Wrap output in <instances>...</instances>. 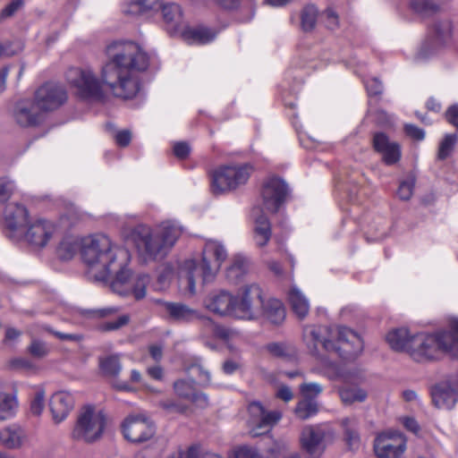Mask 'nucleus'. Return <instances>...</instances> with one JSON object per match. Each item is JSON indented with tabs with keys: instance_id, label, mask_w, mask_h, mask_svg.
I'll list each match as a JSON object with an SVG mask.
<instances>
[{
	"instance_id": "nucleus-1",
	"label": "nucleus",
	"mask_w": 458,
	"mask_h": 458,
	"mask_svg": "<svg viewBox=\"0 0 458 458\" xmlns=\"http://www.w3.org/2000/svg\"><path fill=\"white\" fill-rule=\"evenodd\" d=\"M108 61L99 81L90 69L72 68L67 81L75 93L83 98H100L103 86L116 98L129 99L140 90L139 72L148 66L147 54L133 42H115L107 47Z\"/></svg>"
},
{
	"instance_id": "nucleus-2",
	"label": "nucleus",
	"mask_w": 458,
	"mask_h": 458,
	"mask_svg": "<svg viewBox=\"0 0 458 458\" xmlns=\"http://www.w3.org/2000/svg\"><path fill=\"white\" fill-rule=\"evenodd\" d=\"M81 259L90 280L106 281L110 278V287L114 293L123 296L132 294L136 300L146 296L149 276L145 274L134 275L128 267V250L114 245L108 236L98 233L83 238Z\"/></svg>"
},
{
	"instance_id": "nucleus-3",
	"label": "nucleus",
	"mask_w": 458,
	"mask_h": 458,
	"mask_svg": "<svg viewBox=\"0 0 458 458\" xmlns=\"http://www.w3.org/2000/svg\"><path fill=\"white\" fill-rule=\"evenodd\" d=\"M204 307L222 318H232L245 321L259 319L262 314L263 293L255 284L245 285L235 295L226 290L210 293L204 300Z\"/></svg>"
},
{
	"instance_id": "nucleus-4",
	"label": "nucleus",
	"mask_w": 458,
	"mask_h": 458,
	"mask_svg": "<svg viewBox=\"0 0 458 458\" xmlns=\"http://www.w3.org/2000/svg\"><path fill=\"white\" fill-rule=\"evenodd\" d=\"M442 353L458 356V318L448 320L447 329L434 334L420 333L412 335L410 356L417 361L436 360Z\"/></svg>"
},
{
	"instance_id": "nucleus-5",
	"label": "nucleus",
	"mask_w": 458,
	"mask_h": 458,
	"mask_svg": "<svg viewBox=\"0 0 458 458\" xmlns=\"http://www.w3.org/2000/svg\"><path fill=\"white\" fill-rule=\"evenodd\" d=\"M227 252L218 242L209 241L203 250V257L199 265L192 259L185 260L178 271L179 286L184 293L191 295L196 293V278L201 276L203 283L212 281Z\"/></svg>"
},
{
	"instance_id": "nucleus-6",
	"label": "nucleus",
	"mask_w": 458,
	"mask_h": 458,
	"mask_svg": "<svg viewBox=\"0 0 458 458\" xmlns=\"http://www.w3.org/2000/svg\"><path fill=\"white\" fill-rule=\"evenodd\" d=\"M182 233L175 224L165 222L156 229L146 225L134 226L128 237L134 243L139 254L145 259L164 257Z\"/></svg>"
},
{
	"instance_id": "nucleus-7",
	"label": "nucleus",
	"mask_w": 458,
	"mask_h": 458,
	"mask_svg": "<svg viewBox=\"0 0 458 458\" xmlns=\"http://www.w3.org/2000/svg\"><path fill=\"white\" fill-rule=\"evenodd\" d=\"M106 425V417L103 411L86 405L78 413L72 437L76 440L93 443L101 438Z\"/></svg>"
},
{
	"instance_id": "nucleus-8",
	"label": "nucleus",
	"mask_w": 458,
	"mask_h": 458,
	"mask_svg": "<svg viewBox=\"0 0 458 458\" xmlns=\"http://www.w3.org/2000/svg\"><path fill=\"white\" fill-rule=\"evenodd\" d=\"M252 172L249 165H225L216 168L211 175V188L216 194L235 190L247 182Z\"/></svg>"
},
{
	"instance_id": "nucleus-9",
	"label": "nucleus",
	"mask_w": 458,
	"mask_h": 458,
	"mask_svg": "<svg viewBox=\"0 0 458 458\" xmlns=\"http://www.w3.org/2000/svg\"><path fill=\"white\" fill-rule=\"evenodd\" d=\"M159 311L163 316L173 322L188 323L195 319H200L210 330L215 331L216 324L208 317L202 316L197 310H194L182 302L166 301L157 300Z\"/></svg>"
},
{
	"instance_id": "nucleus-10",
	"label": "nucleus",
	"mask_w": 458,
	"mask_h": 458,
	"mask_svg": "<svg viewBox=\"0 0 458 458\" xmlns=\"http://www.w3.org/2000/svg\"><path fill=\"white\" fill-rule=\"evenodd\" d=\"M249 419L247 424L252 437L261 436L276 425L282 418L279 411H267L259 402H251L248 405Z\"/></svg>"
},
{
	"instance_id": "nucleus-11",
	"label": "nucleus",
	"mask_w": 458,
	"mask_h": 458,
	"mask_svg": "<svg viewBox=\"0 0 458 458\" xmlns=\"http://www.w3.org/2000/svg\"><path fill=\"white\" fill-rule=\"evenodd\" d=\"M124 437L132 443L149 440L156 432L154 422L145 413H132L122 424Z\"/></svg>"
},
{
	"instance_id": "nucleus-12",
	"label": "nucleus",
	"mask_w": 458,
	"mask_h": 458,
	"mask_svg": "<svg viewBox=\"0 0 458 458\" xmlns=\"http://www.w3.org/2000/svg\"><path fill=\"white\" fill-rule=\"evenodd\" d=\"M406 448L405 437L396 431L383 432L374 441V452L377 458H401Z\"/></svg>"
},
{
	"instance_id": "nucleus-13",
	"label": "nucleus",
	"mask_w": 458,
	"mask_h": 458,
	"mask_svg": "<svg viewBox=\"0 0 458 458\" xmlns=\"http://www.w3.org/2000/svg\"><path fill=\"white\" fill-rule=\"evenodd\" d=\"M33 99L46 114V113L55 111L64 105L67 100V93L63 86L47 82L36 90Z\"/></svg>"
},
{
	"instance_id": "nucleus-14",
	"label": "nucleus",
	"mask_w": 458,
	"mask_h": 458,
	"mask_svg": "<svg viewBox=\"0 0 458 458\" xmlns=\"http://www.w3.org/2000/svg\"><path fill=\"white\" fill-rule=\"evenodd\" d=\"M336 339L335 352L344 359H354L363 351V341L353 330L348 327L335 329L334 340Z\"/></svg>"
},
{
	"instance_id": "nucleus-15",
	"label": "nucleus",
	"mask_w": 458,
	"mask_h": 458,
	"mask_svg": "<svg viewBox=\"0 0 458 458\" xmlns=\"http://www.w3.org/2000/svg\"><path fill=\"white\" fill-rule=\"evenodd\" d=\"M335 329L326 327L306 326L303 328V341L313 354H318L319 346L327 352L335 350Z\"/></svg>"
},
{
	"instance_id": "nucleus-16",
	"label": "nucleus",
	"mask_w": 458,
	"mask_h": 458,
	"mask_svg": "<svg viewBox=\"0 0 458 458\" xmlns=\"http://www.w3.org/2000/svg\"><path fill=\"white\" fill-rule=\"evenodd\" d=\"M13 117L21 127H36L45 120V114L33 98L17 102L13 108Z\"/></svg>"
},
{
	"instance_id": "nucleus-17",
	"label": "nucleus",
	"mask_w": 458,
	"mask_h": 458,
	"mask_svg": "<svg viewBox=\"0 0 458 458\" xmlns=\"http://www.w3.org/2000/svg\"><path fill=\"white\" fill-rule=\"evenodd\" d=\"M287 193V185L283 180L278 177L268 178L261 192L264 208L269 212H276L284 202Z\"/></svg>"
},
{
	"instance_id": "nucleus-18",
	"label": "nucleus",
	"mask_w": 458,
	"mask_h": 458,
	"mask_svg": "<svg viewBox=\"0 0 458 458\" xmlns=\"http://www.w3.org/2000/svg\"><path fill=\"white\" fill-rule=\"evenodd\" d=\"M56 233V226L49 220L38 218L30 225L25 238L33 246L43 248Z\"/></svg>"
},
{
	"instance_id": "nucleus-19",
	"label": "nucleus",
	"mask_w": 458,
	"mask_h": 458,
	"mask_svg": "<svg viewBox=\"0 0 458 458\" xmlns=\"http://www.w3.org/2000/svg\"><path fill=\"white\" fill-rule=\"evenodd\" d=\"M324 437L325 433L318 427L306 426L300 437L301 447L311 458H317L324 452Z\"/></svg>"
},
{
	"instance_id": "nucleus-20",
	"label": "nucleus",
	"mask_w": 458,
	"mask_h": 458,
	"mask_svg": "<svg viewBox=\"0 0 458 458\" xmlns=\"http://www.w3.org/2000/svg\"><path fill=\"white\" fill-rule=\"evenodd\" d=\"M376 151L382 156L383 162L387 165L396 164L401 158V149L398 143L389 140L382 132L376 133L373 138Z\"/></svg>"
},
{
	"instance_id": "nucleus-21",
	"label": "nucleus",
	"mask_w": 458,
	"mask_h": 458,
	"mask_svg": "<svg viewBox=\"0 0 458 458\" xmlns=\"http://www.w3.org/2000/svg\"><path fill=\"white\" fill-rule=\"evenodd\" d=\"M431 397L437 408L451 410L458 401V392L449 382H441L432 387Z\"/></svg>"
},
{
	"instance_id": "nucleus-22",
	"label": "nucleus",
	"mask_w": 458,
	"mask_h": 458,
	"mask_svg": "<svg viewBox=\"0 0 458 458\" xmlns=\"http://www.w3.org/2000/svg\"><path fill=\"white\" fill-rule=\"evenodd\" d=\"M174 390L177 396L190 401L197 407L205 408L208 404L207 394L196 389L193 380L178 379L174 383Z\"/></svg>"
},
{
	"instance_id": "nucleus-23",
	"label": "nucleus",
	"mask_w": 458,
	"mask_h": 458,
	"mask_svg": "<svg viewBox=\"0 0 458 458\" xmlns=\"http://www.w3.org/2000/svg\"><path fill=\"white\" fill-rule=\"evenodd\" d=\"M73 404L74 400L70 393L65 391L55 393L49 401V408L54 421L60 423L64 420L72 410Z\"/></svg>"
},
{
	"instance_id": "nucleus-24",
	"label": "nucleus",
	"mask_w": 458,
	"mask_h": 458,
	"mask_svg": "<svg viewBox=\"0 0 458 458\" xmlns=\"http://www.w3.org/2000/svg\"><path fill=\"white\" fill-rule=\"evenodd\" d=\"M157 6L152 13L158 11L162 12L165 22L174 30L181 29L183 23L182 12L181 7L174 3H165L164 0H157Z\"/></svg>"
},
{
	"instance_id": "nucleus-25",
	"label": "nucleus",
	"mask_w": 458,
	"mask_h": 458,
	"mask_svg": "<svg viewBox=\"0 0 458 458\" xmlns=\"http://www.w3.org/2000/svg\"><path fill=\"white\" fill-rule=\"evenodd\" d=\"M6 226L11 230H16L23 226L28 221V210L18 203H10L4 213Z\"/></svg>"
},
{
	"instance_id": "nucleus-26",
	"label": "nucleus",
	"mask_w": 458,
	"mask_h": 458,
	"mask_svg": "<svg viewBox=\"0 0 458 458\" xmlns=\"http://www.w3.org/2000/svg\"><path fill=\"white\" fill-rule=\"evenodd\" d=\"M255 217L254 239L259 247L265 246L271 237V226L267 217L258 213L261 212L259 208L253 210Z\"/></svg>"
},
{
	"instance_id": "nucleus-27",
	"label": "nucleus",
	"mask_w": 458,
	"mask_h": 458,
	"mask_svg": "<svg viewBox=\"0 0 458 458\" xmlns=\"http://www.w3.org/2000/svg\"><path fill=\"white\" fill-rule=\"evenodd\" d=\"M250 270L249 259L242 254H236L232 257L231 264L226 270L227 279L237 284Z\"/></svg>"
},
{
	"instance_id": "nucleus-28",
	"label": "nucleus",
	"mask_w": 458,
	"mask_h": 458,
	"mask_svg": "<svg viewBox=\"0 0 458 458\" xmlns=\"http://www.w3.org/2000/svg\"><path fill=\"white\" fill-rule=\"evenodd\" d=\"M288 301L293 313L299 319H303L307 317L310 311V302L298 287L293 286L290 289Z\"/></svg>"
},
{
	"instance_id": "nucleus-29",
	"label": "nucleus",
	"mask_w": 458,
	"mask_h": 458,
	"mask_svg": "<svg viewBox=\"0 0 458 458\" xmlns=\"http://www.w3.org/2000/svg\"><path fill=\"white\" fill-rule=\"evenodd\" d=\"M411 337L412 335H410L406 328H398L391 330L386 335V340L393 350L410 353Z\"/></svg>"
},
{
	"instance_id": "nucleus-30",
	"label": "nucleus",
	"mask_w": 458,
	"mask_h": 458,
	"mask_svg": "<svg viewBox=\"0 0 458 458\" xmlns=\"http://www.w3.org/2000/svg\"><path fill=\"white\" fill-rule=\"evenodd\" d=\"M18 409V401L14 394L4 389L0 381V420H5L14 416Z\"/></svg>"
},
{
	"instance_id": "nucleus-31",
	"label": "nucleus",
	"mask_w": 458,
	"mask_h": 458,
	"mask_svg": "<svg viewBox=\"0 0 458 458\" xmlns=\"http://www.w3.org/2000/svg\"><path fill=\"white\" fill-rule=\"evenodd\" d=\"M268 321L275 325H280L285 318V310L283 303L276 299L263 301L262 314Z\"/></svg>"
},
{
	"instance_id": "nucleus-32",
	"label": "nucleus",
	"mask_w": 458,
	"mask_h": 458,
	"mask_svg": "<svg viewBox=\"0 0 458 458\" xmlns=\"http://www.w3.org/2000/svg\"><path fill=\"white\" fill-rule=\"evenodd\" d=\"M24 438V431L16 425L6 427L0 432V444L7 448L21 446Z\"/></svg>"
},
{
	"instance_id": "nucleus-33",
	"label": "nucleus",
	"mask_w": 458,
	"mask_h": 458,
	"mask_svg": "<svg viewBox=\"0 0 458 458\" xmlns=\"http://www.w3.org/2000/svg\"><path fill=\"white\" fill-rule=\"evenodd\" d=\"M157 0H131L123 6V13L126 15H140L152 13L157 6Z\"/></svg>"
},
{
	"instance_id": "nucleus-34",
	"label": "nucleus",
	"mask_w": 458,
	"mask_h": 458,
	"mask_svg": "<svg viewBox=\"0 0 458 458\" xmlns=\"http://www.w3.org/2000/svg\"><path fill=\"white\" fill-rule=\"evenodd\" d=\"M319 411V403L318 400H307L301 398L294 409V414L301 420H309Z\"/></svg>"
},
{
	"instance_id": "nucleus-35",
	"label": "nucleus",
	"mask_w": 458,
	"mask_h": 458,
	"mask_svg": "<svg viewBox=\"0 0 458 458\" xmlns=\"http://www.w3.org/2000/svg\"><path fill=\"white\" fill-rule=\"evenodd\" d=\"M86 236H84L85 238ZM83 237L79 241L76 236L67 235L62 239L57 248V254L60 259H71L78 250L79 243L81 246Z\"/></svg>"
},
{
	"instance_id": "nucleus-36",
	"label": "nucleus",
	"mask_w": 458,
	"mask_h": 458,
	"mask_svg": "<svg viewBox=\"0 0 458 458\" xmlns=\"http://www.w3.org/2000/svg\"><path fill=\"white\" fill-rule=\"evenodd\" d=\"M339 396L345 405H351L354 403H363L368 397V393L358 386H343L339 389Z\"/></svg>"
},
{
	"instance_id": "nucleus-37",
	"label": "nucleus",
	"mask_w": 458,
	"mask_h": 458,
	"mask_svg": "<svg viewBox=\"0 0 458 458\" xmlns=\"http://www.w3.org/2000/svg\"><path fill=\"white\" fill-rule=\"evenodd\" d=\"M184 36L193 44L204 45L215 39L216 32L205 27H199L185 30Z\"/></svg>"
},
{
	"instance_id": "nucleus-38",
	"label": "nucleus",
	"mask_w": 458,
	"mask_h": 458,
	"mask_svg": "<svg viewBox=\"0 0 458 458\" xmlns=\"http://www.w3.org/2000/svg\"><path fill=\"white\" fill-rule=\"evenodd\" d=\"M99 368L105 375L117 377L123 369L119 355L114 354L100 358Z\"/></svg>"
},
{
	"instance_id": "nucleus-39",
	"label": "nucleus",
	"mask_w": 458,
	"mask_h": 458,
	"mask_svg": "<svg viewBox=\"0 0 458 458\" xmlns=\"http://www.w3.org/2000/svg\"><path fill=\"white\" fill-rule=\"evenodd\" d=\"M410 6L415 13L428 16L439 9V3L436 0H411Z\"/></svg>"
},
{
	"instance_id": "nucleus-40",
	"label": "nucleus",
	"mask_w": 458,
	"mask_h": 458,
	"mask_svg": "<svg viewBox=\"0 0 458 458\" xmlns=\"http://www.w3.org/2000/svg\"><path fill=\"white\" fill-rule=\"evenodd\" d=\"M318 17V9L314 5L305 6L301 14V28L305 31H310L315 28Z\"/></svg>"
},
{
	"instance_id": "nucleus-41",
	"label": "nucleus",
	"mask_w": 458,
	"mask_h": 458,
	"mask_svg": "<svg viewBox=\"0 0 458 458\" xmlns=\"http://www.w3.org/2000/svg\"><path fill=\"white\" fill-rule=\"evenodd\" d=\"M434 36L439 44L445 43L452 34V24L449 21H437L434 25Z\"/></svg>"
},
{
	"instance_id": "nucleus-42",
	"label": "nucleus",
	"mask_w": 458,
	"mask_h": 458,
	"mask_svg": "<svg viewBox=\"0 0 458 458\" xmlns=\"http://www.w3.org/2000/svg\"><path fill=\"white\" fill-rule=\"evenodd\" d=\"M456 142V134H446L439 144L437 158L440 160H445L447 158L454 150Z\"/></svg>"
},
{
	"instance_id": "nucleus-43",
	"label": "nucleus",
	"mask_w": 458,
	"mask_h": 458,
	"mask_svg": "<svg viewBox=\"0 0 458 458\" xmlns=\"http://www.w3.org/2000/svg\"><path fill=\"white\" fill-rule=\"evenodd\" d=\"M322 392L323 386L318 383H303L300 386L301 396L307 400H317Z\"/></svg>"
},
{
	"instance_id": "nucleus-44",
	"label": "nucleus",
	"mask_w": 458,
	"mask_h": 458,
	"mask_svg": "<svg viewBox=\"0 0 458 458\" xmlns=\"http://www.w3.org/2000/svg\"><path fill=\"white\" fill-rule=\"evenodd\" d=\"M356 420L345 418L342 420V425L345 429V436L350 445H354L359 442V435L356 430Z\"/></svg>"
},
{
	"instance_id": "nucleus-45",
	"label": "nucleus",
	"mask_w": 458,
	"mask_h": 458,
	"mask_svg": "<svg viewBox=\"0 0 458 458\" xmlns=\"http://www.w3.org/2000/svg\"><path fill=\"white\" fill-rule=\"evenodd\" d=\"M229 458H262L256 448L249 445H241L233 448Z\"/></svg>"
},
{
	"instance_id": "nucleus-46",
	"label": "nucleus",
	"mask_w": 458,
	"mask_h": 458,
	"mask_svg": "<svg viewBox=\"0 0 458 458\" xmlns=\"http://www.w3.org/2000/svg\"><path fill=\"white\" fill-rule=\"evenodd\" d=\"M45 409V391L38 389L35 392L31 403H30V412L34 416L41 415Z\"/></svg>"
},
{
	"instance_id": "nucleus-47",
	"label": "nucleus",
	"mask_w": 458,
	"mask_h": 458,
	"mask_svg": "<svg viewBox=\"0 0 458 458\" xmlns=\"http://www.w3.org/2000/svg\"><path fill=\"white\" fill-rule=\"evenodd\" d=\"M22 50V46L19 42L4 41L0 43V59L11 57L19 54Z\"/></svg>"
},
{
	"instance_id": "nucleus-48",
	"label": "nucleus",
	"mask_w": 458,
	"mask_h": 458,
	"mask_svg": "<svg viewBox=\"0 0 458 458\" xmlns=\"http://www.w3.org/2000/svg\"><path fill=\"white\" fill-rule=\"evenodd\" d=\"M28 351L31 356L36 359H42L48 353V349L44 342L34 339L28 347Z\"/></svg>"
},
{
	"instance_id": "nucleus-49",
	"label": "nucleus",
	"mask_w": 458,
	"mask_h": 458,
	"mask_svg": "<svg viewBox=\"0 0 458 458\" xmlns=\"http://www.w3.org/2000/svg\"><path fill=\"white\" fill-rule=\"evenodd\" d=\"M13 191V182L6 178H0V205L5 203L11 198Z\"/></svg>"
},
{
	"instance_id": "nucleus-50",
	"label": "nucleus",
	"mask_w": 458,
	"mask_h": 458,
	"mask_svg": "<svg viewBox=\"0 0 458 458\" xmlns=\"http://www.w3.org/2000/svg\"><path fill=\"white\" fill-rule=\"evenodd\" d=\"M414 183L413 178H408L401 182L397 191V194L401 199L408 200L411 199L413 193Z\"/></svg>"
},
{
	"instance_id": "nucleus-51",
	"label": "nucleus",
	"mask_w": 458,
	"mask_h": 458,
	"mask_svg": "<svg viewBox=\"0 0 458 458\" xmlns=\"http://www.w3.org/2000/svg\"><path fill=\"white\" fill-rule=\"evenodd\" d=\"M338 377L345 383L358 382L362 379L361 373L356 369H344L338 373Z\"/></svg>"
},
{
	"instance_id": "nucleus-52",
	"label": "nucleus",
	"mask_w": 458,
	"mask_h": 458,
	"mask_svg": "<svg viewBox=\"0 0 458 458\" xmlns=\"http://www.w3.org/2000/svg\"><path fill=\"white\" fill-rule=\"evenodd\" d=\"M189 372L199 377L204 385L210 383V373L200 364H193L188 369Z\"/></svg>"
},
{
	"instance_id": "nucleus-53",
	"label": "nucleus",
	"mask_w": 458,
	"mask_h": 458,
	"mask_svg": "<svg viewBox=\"0 0 458 458\" xmlns=\"http://www.w3.org/2000/svg\"><path fill=\"white\" fill-rule=\"evenodd\" d=\"M323 17L327 29L335 30L339 27L338 15L332 9L326 10L323 13Z\"/></svg>"
},
{
	"instance_id": "nucleus-54",
	"label": "nucleus",
	"mask_w": 458,
	"mask_h": 458,
	"mask_svg": "<svg viewBox=\"0 0 458 458\" xmlns=\"http://www.w3.org/2000/svg\"><path fill=\"white\" fill-rule=\"evenodd\" d=\"M130 321L129 315H122L117 319L112 322H106L103 325V329L106 331L117 330L122 327L127 325Z\"/></svg>"
},
{
	"instance_id": "nucleus-55",
	"label": "nucleus",
	"mask_w": 458,
	"mask_h": 458,
	"mask_svg": "<svg viewBox=\"0 0 458 458\" xmlns=\"http://www.w3.org/2000/svg\"><path fill=\"white\" fill-rule=\"evenodd\" d=\"M267 350L276 357H284L288 354V347L282 343L268 344Z\"/></svg>"
},
{
	"instance_id": "nucleus-56",
	"label": "nucleus",
	"mask_w": 458,
	"mask_h": 458,
	"mask_svg": "<svg viewBox=\"0 0 458 458\" xmlns=\"http://www.w3.org/2000/svg\"><path fill=\"white\" fill-rule=\"evenodd\" d=\"M173 151L176 157L184 159L189 156L191 148L186 142H176L173 147Z\"/></svg>"
},
{
	"instance_id": "nucleus-57",
	"label": "nucleus",
	"mask_w": 458,
	"mask_h": 458,
	"mask_svg": "<svg viewBox=\"0 0 458 458\" xmlns=\"http://www.w3.org/2000/svg\"><path fill=\"white\" fill-rule=\"evenodd\" d=\"M366 89L369 96L380 95L383 91L382 83L377 78L368 81L366 82Z\"/></svg>"
},
{
	"instance_id": "nucleus-58",
	"label": "nucleus",
	"mask_w": 458,
	"mask_h": 458,
	"mask_svg": "<svg viewBox=\"0 0 458 458\" xmlns=\"http://www.w3.org/2000/svg\"><path fill=\"white\" fill-rule=\"evenodd\" d=\"M404 130L406 134L414 140H421L425 137V131L413 124H406Z\"/></svg>"
},
{
	"instance_id": "nucleus-59",
	"label": "nucleus",
	"mask_w": 458,
	"mask_h": 458,
	"mask_svg": "<svg viewBox=\"0 0 458 458\" xmlns=\"http://www.w3.org/2000/svg\"><path fill=\"white\" fill-rule=\"evenodd\" d=\"M22 0H12L2 11V17L7 18L13 15L22 5Z\"/></svg>"
},
{
	"instance_id": "nucleus-60",
	"label": "nucleus",
	"mask_w": 458,
	"mask_h": 458,
	"mask_svg": "<svg viewBox=\"0 0 458 458\" xmlns=\"http://www.w3.org/2000/svg\"><path fill=\"white\" fill-rule=\"evenodd\" d=\"M131 140V133L128 130L120 131L115 134V141L121 147L129 145Z\"/></svg>"
},
{
	"instance_id": "nucleus-61",
	"label": "nucleus",
	"mask_w": 458,
	"mask_h": 458,
	"mask_svg": "<svg viewBox=\"0 0 458 458\" xmlns=\"http://www.w3.org/2000/svg\"><path fill=\"white\" fill-rule=\"evenodd\" d=\"M276 397L284 402H290L293 398V394L291 388L287 386H281L276 394Z\"/></svg>"
},
{
	"instance_id": "nucleus-62",
	"label": "nucleus",
	"mask_w": 458,
	"mask_h": 458,
	"mask_svg": "<svg viewBox=\"0 0 458 458\" xmlns=\"http://www.w3.org/2000/svg\"><path fill=\"white\" fill-rule=\"evenodd\" d=\"M196 447H190L186 450H177L171 454L167 458H194Z\"/></svg>"
},
{
	"instance_id": "nucleus-63",
	"label": "nucleus",
	"mask_w": 458,
	"mask_h": 458,
	"mask_svg": "<svg viewBox=\"0 0 458 458\" xmlns=\"http://www.w3.org/2000/svg\"><path fill=\"white\" fill-rule=\"evenodd\" d=\"M445 117L450 123L458 127V106L449 107L445 113Z\"/></svg>"
},
{
	"instance_id": "nucleus-64",
	"label": "nucleus",
	"mask_w": 458,
	"mask_h": 458,
	"mask_svg": "<svg viewBox=\"0 0 458 458\" xmlns=\"http://www.w3.org/2000/svg\"><path fill=\"white\" fill-rule=\"evenodd\" d=\"M239 368L240 364L233 360H227L223 364V371L227 375L234 373Z\"/></svg>"
}]
</instances>
